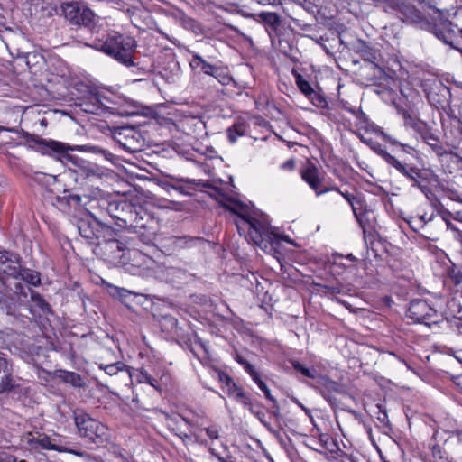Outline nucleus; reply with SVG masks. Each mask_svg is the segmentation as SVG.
<instances>
[{"instance_id":"obj_1","label":"nucleus","mask_w":462,"mask_h":462,"mask_svg":"<svg viewBox=\"0 0 462 462\" xmlns=\"http://www.w3.org/2000/svg\"><path fill=\"white\" fill-rule=\"evenodd\" d=\"M104 203L107 215L116 226V230L135 235L143 245H155L159 222L150 212L127 200Z\"/></svg>"},{"instance_id":"obj_2","label":"nucleus","mask_w":462,"mask_h":462,"mask_svg":"<svg viewBox=\"0 0 462 462\" xmlns=\"http://www.w3.org/2000/svg\"><path fill=\"white\" fill-rule=\"evenodd\" d=\"M90 48L102 51L116 60L118 63L130 68L135 64L137 42L134 38L112 32L105 39H94L91 43L86 44Z\"/></svg>"},{"instance_id":"obj_3","label":"nucleus","mask_w":462,"mask_h":462,"mask_svg":"<svg viewBox=\"0 0 462 462\" xmlns=\"http://www.w3.org/2000/svg\"><path fill=\"white\" fill-rule=\"evenodd\" d=\"M104 231V235L96 243L95 254L111 263L125 264L128 261L129 252L126 244L134 237L127 236L122 230H116L113 223L110 226L105 225Z\"/></svg>"},{"instance_id":"obj_4","label":"nucleus","mask_w":462,"mask_h":462,"mask_svg":"<svg viewBox=\"0 0 462 462\" xmlns=\"http://www.w3.org/2000/svg\"><path fill=\"white\" fill-rule=\"evenodd\" d=\"M223 207L238 217L235 223L239 235L249 244L259 246L260 220L256 217L257 212L254 205L229 199Z\"/></svg>"},{"instance_id":"obj_5","label":"nucleus","mask_w":462,"mask_h":462,"mask_svg":"<svg viewBox=\"0 0 462 462\" xmlns=\"http://www.w3.org/2000/svg\"><path fill=\"white\" fill-rule=\"evenodd\" d=\"M74 421L78 432L88 444L96 447H104L111 440L109 429L99 420L91 418L88 413L74 414Z\"/></svg>"},{"instance_id":"obj_6","label":"nucleus","mask_w":462,"mask_h":462,"mask_svg":"<svg viewBox=\"0 0 462 462\" xmlns=\"http://www.w3.org/2000/svg\"><path fill=\"white\" fill-rule=\"evenodd\" d=\"M0 309L23 324L30 322L31 309L28 307V292L20 283L15 286L14 295H5L0 291Z\"/></svg>"},{"instance_id":"obj_7","label":"nucleus","mask_w":462,"mask_h":462,"mask_svg":"<svg viewBox=\"0 0 462 462\" xmlns=\"http://www.w3.org/2000/svg\"><path fill=\"white\" fill-rule=\"evenodd\" d=\"M57 14L64 16L70 24L90 28L94 24L95 14L83 2L66 1L60 5Z\"/></svg>"},{"instance_id":"obj_8","label":"nucleus","mask_w":462,"mask_h":462,"mask_svg":"<svg viewBox=\"0 0 462 462\" xmlns=\"http://www.w3.org/2000/svg\"><path fill=\"white\" fill-rule=\"evenodd\" d=\"M429 462H460L450 447L449 439H443L439 430H434L427 443Z\"/></svg>"},{"instance_id":"obj_9","label":"nucleus","mask_w":462,"mask_h":462,"mask_svg":"<svg viewBox=\"0 0 462 462\" xmlns=\"http://www.w3.org/2000/svg\"><path fill=\"white\" fill-rule=\"evenodd\" d=\"M111 224L110 221L97 218L94 214L90 213L78 220L77 228L79 234L85 238L88 243L96 245L105 233V225L110 226Z\"/></svg>"},{"instance_id":"obj_10","label":"nucleus","mask_w":462,"mask_h":462,"mask_svg":"<svg viewBox=\"0 0 462 462\" xmlns=\"http://www.w3.org/2000/svg\"><path fill=\"white\" fill-rule=\"evenodd\" d=\"M115 141L130 153L141 152L145 145L142 134L133 126L119 127L114 132Z\"/></svg>"},{"instance_id":"obj_11","label":"nucleus","mask_w":462,"mask_h":462,"mask_svg":"<svg viewBox=\"0 0 462 462\" xmlns=\"http://www.w3.org/2000/svg\"><path fill=\"white\" fill-rule=\"evenodd\" d=\"M411 182L412 188H417L425 195L428 200L435 201L438 197L430 188V173L425 169H420L414 164H409L408 167L401 174Z\"/></svg>"},{"instance_id":"obj_12","label":"nucleus","mask_w":462,"mask_h":462,"mask_svg":"<svg viewBox=\"0 0 462 462\" xmlns=\"http://www.w3.org/2000/svg\"><path fill=\"white\" fill-rule=\"evenodd\" d=\"M206 243L207 240L200 236H171L162 241L161 250L166 254H173L181 250L200 248L204 246Z\"/></svg>"},{"instance_id":"obj_13","label":"nucleus","mask_w":462,"mask_h":462,"mask_svg":"<svg viewBox=\"0 0 462 462\" xmlns=\"http://www.w3.org/2000/svg\"><path fill=\"white\" fill-rule=\"evenodd\" d=\"M45 146L48 149V151L57 154L58 159L60 160L61 162H63L64 160L69 161L71 159V155L68 153L69 151L92 152L95 154H100L106 159H109V157L112 156L111 152L96 145L85 144L70 146L60 142L51 140L45 143Z\"/></svg>"},{"instance_id":"obj_14","label":"nucleus","mask_w":462,"mask_h":462,"mask_svg":"<svg viewBox=\"0 0 462 462\" xmlns=\"http://www.w3.org/2000/svg\"><path fill=\"white\" fill-rule=\"evenodd\" d=\"M438 316L437 310L430 307L427 300L422 299H414L410 301L406 310V317L414 323H421L427 326L438 324L439 320L433 319Z\"/></svg>"},{"instance_id":"obj_15","label":"nucleus","mask_w":462,"mask_h":462,"mask_svg":"<svg viewBox=\"0 0 462 462\" xmlns=\"http://www.w3.org/2000/svg\"><path fill=\"white\" fill-rule=\"evenodd\" d=\"M353 50L356 53L359 54L365 61L370 62L373 68L378 70L379 80H383L385 84H389L393 81V78L387 75L380 65L381 52L379 50L372 47L363 40H357L353 45Z\"/></svg>"},{"instance_id":"obj_16","label":"nucleus","mask_w":462,"mask_h":462,"mask_svg":"<svg viewBox=\"0 0 462 462\" xmlns=\"http://www.w3.org/2000/svg\"><path fill=\"white\" fill-rule=\"evenodd\" d=\"M302 180L315 191L317 196H320L331 190H338L336 186L328 187L324 184V179L321 176L319 169L314 163H309L300 171Z\"/></svg>"},{"instance_id":"obj_17","label":"nucleus","mask_w":462,"mask_h":462,"mask_svg":"<svg viewBox=\"0 0 462 462\" xmlns=\"http://www.w3.org/2000/svg\"><path fill=\"white\" fill-rule=\"evenodd\" d=\"M312 387L319 393V394L334 407L337 403V400L334 397V393H343L344 387L339 383L331 380L327 375L318 374L315 379V384Z\"/></svg>"},{"instance_id":"obj_18","label":"nucleus","mask_w":462,"mask_h":462,"mask_svg":"<svg viewBox=\"0 0 462 462\" xmlns=\"http://www.w3.org/2000/svg\"><path fill=\"white\" fill-rule=\"evenodd\" d=\"M456 27L457 25L449 20H444L439 23L430 24L429 31L444 44L456 49L455 42L457 39Z\"/></svg>"},{"instance_id":"obj_19","label":"nucleus","mask_w":462,"mask_h":462,"mask_svg":"<svg viewBox=\"0 0 462 462\" xmlns=\"http://www.w3.org/2000/svg\"><path fill=\"white\" fill-rule=\"evenodd\" d=\"M218 379L227 388L229 394H233L237 401L241 402L244 405L248 406L251 412L260 420V409H258V407L254 408L253 406L251 397L244 391H242V389L236 384V383L228 374L223 372H219Z\"/></svg>"},{"instance_id":"obj_20","label":"nucleus","mask_w":462,"mask_h":462,"mask_svg":"<svg viewBox=\"0 0 462 462\" xmlns=\"http://www.w3.org/2000/svg\"><path fill=\"white\" fill-rule=\"evenodd\" d=\"M28 292V307L31 309L30 321L36 317L52 315L51 305L43 299V297L32 291L29 286L24 287Z\"/></svg>"},{"instance_id":"obj_21","label":"nucleus","mask_w":462,"mask_h":462,"mask_svg":"<svg viewBox=\"0 0 462 462\" xmlns=\"http://www.w3.org/2000/svg\"><path fill=\"white\" fill-rule=\"evenodd\" d=\"M363 142L366 143L371 148V150H373L382 159H383L387 164L394 168L400 174H402L410 164L389 153L386 149L377 141L373 139H363Z\"/></svg>"},{"instance_id":"obj_22","label":"nucleus","mask_w":462,"mask_h":462,"mask_svg":"<svg viewBox=\"0 0 462 462\" xmlns=\"http://www.w3.org/2000/svg\"><path fill=\"white\" fill-rule=\"evenodd\" d=\"M262 244L264 242V237L269 240L270 246L272 248L278 246L281 240H284L288 243H291V240L286 236H281L279 234V230L275 226H272L271 220L269 217L262 211ZM262 249L266 250L267 245H264V248L262 246Z\"/></svg>"},{"instance_id":"obj_23","label":"nucleus","mask_w":462,"mask_h":462,"mask_svg":"<svg viewBox=\"0 0 462 462\" xmlns=\"http://www.w3.org/2000/svg\"><path fill=\"white\" fill-rule=\"evenodd\" d=\"M22 263L23 259L18 254L8 250H0V273L13 277L18 273Z\"/></svg>"},{"instance_id":"obj_24","label":"nucleus","mask_w":462,"mask_h":462,"mask_svg":"<svg viewBox=\"0 0 462 462\" xmlns=\"http://www.w3.org/2000/svg\"><path fill=\"white\" fill-rule=\"evenodd\" d=\"M13 361L6 353L0 351V393L13 388Z\"/></svg>"},{"instance_id":"obj_25","label":"nucleus","mask_w":462,"mask_h":462,"mask_svg":"<svg viewBox=\"0 0 462 462\" xmlns=\"http://www.w3.org/2000/svg\"><path fill=\"white\" fill-rule=\"evenodd\" d=\"M105 100L107 98L101 93L89 91L88 96L82 99L79 106L85 113L99 115L107 108Z\"/></svg>"},{"instance_id":"obj_26","label":"nucleus","mask_w":462,"mask_h":462,"mask_svg":"<svg viewBox=\"0 0 462 462\" xmlns=\"http://www.w3.org/2000/svg\"><path fill=\"white\" fill-rule=\"evenodd\" d=\"M306 447L319 453H324L325 451L334 453L338 449V446L328 433H319L317 439L315 438L308 439Z\"/></svg>"},{"instance_id":"obj_27","label":"nucleus","mask_w":462,"mask_h":462,"mask_svg":"<svg viewBox=\"0 0 462 462\" xmlns=\"http://www.w3.org/2000/svg\"><path fill=\"white\" fill-rule=\"evenodd\" d=\"M262 25L264 26L272 42L279 35L282 17L276 12L262 11Z\"/></svg>"},{"instance_id":"obj_28","label":"nucleus","mask_w":462,"mask_h":462,"mask_svg":"<svg viewBox=\"0 0 462 462\" xmlns=\"http://www.w3.org/2000/svg\"><path fill=\"white\" fill-rule=\"evenodd\" d=\"M372 214V210L367 209L361 213L358 212V215L355 216V218L363 230L364 240L365 243H367L368 239L372 240L374 238V226L373 219L371 218Z\"/></svg>"},{"instance_id":"obj_29","label":"nucleus","mask_w":462,"mask_h":462,"mask_svg":"<svg viewBox=\"0 0 462 462\" xmlns=\"http://www.w3.org/2000/svg\"><path fill=\"white\" fill-rule=\"evenodd\" d=\"M189 65L193 69L199 68L203 73L212 76L216 79H217L220 75V68L208 63L198 53L193 54Z\"/></svg>"},{"instance_id":"obj_30","label":"nucleus","mask_w":462,"mask_h":462,"mask_svg":"<svg viewBox=\"0 0 462 462\" xmlns=\"http://www.w3.org/2000/svg\"><path fill=\"white\" fill-rule=\"evenodd\" d=\"M162 275L167 282L180 284L188 278L189 273L184 269L169 266L162 270Z\"/></svg>"},{"instance_id":"obj_31","label":"nucleus","mask_w":462,"mask_h":462,"mask_svg":"<svg viewBox=\"0 0 462 462\" xmlns=\"http://www.w3.org/2000/svg\"><path fill=\"white\" fill-rule=\"evenodd\" d=\"M449 434L450 447L456 454L457 457L462 462V428H448L444 430Z\"/></svg>"},{"instance_id":"obj_32","label":"nucleus","mask_w":462,"mask_h":462,"mask_svg":"<svg viewBox=\"0 0 462 462\" xmlns=\"http://www.w3.org/2000/svg\"><path fill=\"white\" fill-rule=\"evenodd\" d=\"M15 279L24 281L29 285L38 286L41 284V274L39 272L27 268L21 263L18 273L13 276Z\"/></svg>"},{"instance_id":"obj_33","label":"nucleus","mask_w":462,"mask_h":462,"mask_svg":"<svg viewBox=\"0 0 462 462\" xmlns=\"http://www.w3.org/2000/svg\"><path fill=\"white\" fill-rule=\"evenodd\" d=\"M442 319L446 321L453 319L462 320V305L456 299L448 300L445 310L441 314Z\"/></svg>"},{"instance_id":"obj_34","label":"nucleus","mask_w":462,"mask_h":462,"mask_svg":"<svg viewBox=\"0 0 462 462\" xmlns=\"http://www.w3.org/2000/svg\"><path fill=\"white\" fill-rule=\"evenodd\" d=\"M446 275L457 290L462 288V264L449 260V265L446 268Z\"/></svg>"},{"instance_id":"obj_35","label":"nucleus","mask_w":462,"mask_h":462,"mask_svg":"<svg viewBox=\"0 0 462 462\" xmlns=\"http://www.w3.org/2000/svg\"><path fill=\"white\" fill-rule=\"evenodd\" d=\"M422 141L430 147L438 157H442L448 153L433 130Z\"/></svg>"},{"instance_id":"obj_36","label":"nucleus","mask_w":462,"mask_h":462,"mask_svg":"<svg viewBox=\"0 0 462 462\" xmlns=\"http://www.w3.org/2000/svg\"><path fill=\"white\" fill-rule=\"evenodd\" d=\"M375 134L382 136V138L391 143L392 145H396L401 148V150L410 155H413L414 152H417L416 149L408 143H402L396 140L395 138L392 137L388 134H386L381 127H378L374 130Z\"/></svg>"},{"instance_id":"obj_37","label":"nucleus","mask_w":462,"mask_h":462,"mask_svg":"<svg viewBox=\"0 0 462 462\" xmlns=\"http://www.w3.org/2000/svg\"><path fill=\"white\" fill-rule=\"evenodd\" d=\"M292 368L303 377L315 380L318 377V371L314 366L307 367L299 360L291 359L289 361Z\"/></svg>"},{"instance_id":"obj_38","label":"nucleus","mask_w":462,"mask_h":462,"mask_svg":"<svg viewBox=\"0 0 462 462\" xmlns=\"http://www.w3.org/2000/svg\"><path fill=\"white\" fill-rule=\"evenodd\" d=\"M399 11L407 21L418 22L420 19V12L411 4L402 3L399 5Z\"/></svg>"},{"instance_id":"obj_39","label":"nucleus","mask_w":462,"mask_h":462,"mask_svg":"<svg viewBox=\"0 0 462 462\" xmlns=\"http://www.w3.org/2000/svg\"><path fill=\"white\" fill-rule=\"evenodd\" d=\"M262 393L264 394L266 400L271 402V405L268 407L269 412L273 417L278 418L280 415V407L277 399L263 382H262Z\"/></svg>"},{"instance_id":"obj_40","label":"nucleus","mask_w":462,"mask_h":462,"mask_svg":"<svg viewBox=\"0 0 462 462\" xmlns=\"http://www.w3.org/2000/svg\"><path fill=\"white\" fill-rule=\"evenodd\" d=\"M60 377L62 379L64 383H69L73 387L82 388L86 386L84 379L81 377L80 374L75 372L60 371Z\"/></svg>"},{"instance_id":"obj_41","label":"nucleus","mask_w":462,"mask_h":462,"mask_svg":"<svg viewBox=\"0 0 462 462\" xmlns=\"http://www.w3.org/2000/svg\"><path fill=\"white\" fill-rule=\"evenodd\" d=\"M159 323L162 330L164 332L174 333L177 331L178 320L170 314L162 315Z\"/></svg>"},{"instance_id":"obj_42","label":"nucleus","mask_w":462,"mask_h":462,"mask_svg":"<svg viewBox=\"0 0 462 462\" xmlns=\"http://www.w3.org/2000/svg\"><path fill=\"white\" fill-rule=\"evenodd\" d=\"M292 75L295 79V83L299 90L304 95H308L309 92L313 88L309 82L300 73H299L296 69H292Z\"/></svg>"},{"instance_id":"obj_43","label":"nucleus","mask_w":462,"mask_h":462,"mask_svg":"<svg viewBox=\"0 0 462 462\" xmlns=\"http://www.w3.org/2000/svg\"><path fill=\"white\" fill-rule=\"evenodd\" d=\"M315 106L319 108L328 107V101L323 94L314 88L305 96Z\"/></svg>"},{"instance_id":"obj_44","label":"nucleus","mask_w":462,"mask_h":462,"mask_svg":"<svg viewBox=\"0 0 462 462\" xmlns=\"http://www.w3.org/2000/svg\"><path fill=\"white\" fill-rule=\"evenodd\" d=\"M236 361L244 366L245 371L253 377L254 381L260 387V374L254 370L252 364L243 356L236 355Z\"/></svg>"},{"instance_id":"obj_45","label":"nucleus","mask_w":462,"mask_h":462,"mask_svg":"<svg viewBox=\"0 0 462 462\" xmlns=\"http://www.w3.org/2000/svg\"><path fill=\"white\" fill-rule=\"evenodd\" d=\"M349 205L352 208L354 216L358 215V212L361 213L368 209L364 199V195L361 193L356 194L353 199V202H351Z\"/></svg>"},{"instance_id":"obj_46","label":"nucleus","mask_w":462,"mask_h":462,"mask_svg":"<svg viewBox=\"0 0 462 462\" xmlns=\"http://www.w3.org/2000/svg\"><path fill=\"white\" fill-rule=\"evenodd\" d=\"M43 60H44L43 56L40 55L36 52H28L25 56L26 65L28 66L31 72H33V73L36 72V70H34V69H36L38 64H40L41 62H43Z\"/></svg>"},{"instance_id":"obj_47","label":"nucleus","mask_w":462,"mask_h":462,"mask_svg":"<svg viewBox=\"0 0 462 462\" xmlns=\"http://www.w3.org/2000/svg\"><path fill=\"white\" fill-rule=\"evenodd\" d=\"M423 140L433 129L427 122L419 118L411 128Z\"/></svg>"},{"instance_id":"obj_48","label":"nucleus","mask_w":462,"mask_h":462,"mask_svg":"<svg viewBox=\"0 0 462 462\" xmlns=\"http://www.w3.org/2000/svg\"><path fill=\"white\" fill-rule=\"evenodd\" d=\"M245 125L243 123L235 124L232 127L227 130L228 139L231 143L236 141L237 136L245 134Z\"/></svg>"},{"instance_id":"obj_49","label":"nucleus","mask_w":462,"mask_h":462,"mask_svg":"<svg viewBox=\"0 0 462 462\" xmlns=\"http://www.w3.org/2000/svg\"><path fill=\"white\" fill-rule=\"evenodd\" d=\"M32 443H35V447H40L42 449H48V450H60L59 447L55 444H52L51 442V439L47 436H43L42 438L33 439L32 440Z\"/></svg>"},{"instance_id":"obj_50","label":"nucleus","mask_w":462,"mask_h":462,"mask_svg":"<svg viewBox=\"0 0 462 462\" xmlns=\"http://www.w3.org/2000/svg\"><path fill=\"white\" fill-rule=\"evenodd\" d=\"M99 368L104 370L105 373L108 375H115L119 371H122L124 368H125V365L123 362H116L109 365L101 364Z\"/></svg>"},{"instance_id":"obj_51","label":"nucleus","mask_w":462,"mask_h":462,"mask_svg":"<svg viewBox=\"0 0 462 462\" xmlns=\"http://www.w3.org/2000/svg\"><path fill=\"white\" fill-rule=\"evenodd\" d=\"M57 201L60 203H65L67 206H79L81 203V197L76 194H69L63 197H57Z\"/></svg>"},{"instance_id":"obj_52","label":"nucleus","mask_w":462,"mask_h":462,"mask_svg":"<svg viewBox=\"0 0 462 462\" xmlns=\"http://www.w3.org/2000/svg\"><path fill=\"white\" fill-rule=\"evenodd\" d=\"M139 383H146L155 388L156 390H160L159 383L156 379H154L152 375H150L145 370L142 369L138 375Z\"/></svg>"},{"instance_id":"obj_53","label":"nucleus","mask_w":462,"mask_h":462,"mask_svg":"<svg viewBox=\"0 0 462 462\" xmlns=\"http://www.w3.org/2000/svg\"><path fill=\"white\" fill-rule=\"evenodd\" d=\"M404 220L408 223L410 227L418 232L420 229L424 228V225L421 223V220H419L416 217H410L409 218H404Z\"/></svg>"},{"instance_id":"obj_54","label":"nucleus","mask_w":462,"mask_h":462,"mask_svg":"<svg viewBox=\"0 0 462 462\" xmlns=\"http://www.w3.org/2000/svg\"><path fill=\"white\" fill-rule=\"evenodd\" d=\"M402 119L404 126L406 128L411 129L414 124L419 119V116L414 115L411 111H410L407 115H405V116Z\"/></svg>"},{"instance_id":"obj_55","label":"nucleus","mask_w":462,"mask_h":462,"mask_svg":"<svg viewBox=\"0 0 462 462\" xmlns=\"http://www.w3.org/2000/svg\"><path fill=\"white\" fill-rule=\"evenodd\" d=\"M324 289L326 293L331 295L343 293V287L341 285H325Z\"/></svg>"},{"instance_id":"obj_56","label":"nucleus","mask_w":462,"mask_h":462,"mask_svg":"<svg viewBox=\"0 0 462 462\" xmlns=\"http://www.w3.org/2000/svg\"><path fill=\"white\" fill-rule=\"evenodd\" d=\"M110 293L113 295H117L120 299L126 298L131 292L125 289H121L116 286H111Z\"/></svg>"},{"instance_id":"obj_57","label":"nucleus","mask_w":462,"mask_h":462,"mask_svg":"<svg viewBox=\"0 0 462 462\" xmlns=\"http://www.w3.org/2000/svg\"><path fill=\"white\" fill-rule=\"evenodd\" d=\"M443 191L449 199L462 203V199H460V196L457 190L447 188L443 189Z\"/></svg>"},{"instance_id":"obj_58","label":"nucleus","mask_w":462,"mask_h":462,"mask_svg":"<svg viewBox=\"0 0 462 462\" xmlns=\"http://www.w3.org/2000/svg\"><path fill=\"white\" fill-rule=\"evenodd\" d=\"M205 431H206L208 437L209 439H211L212 440L217 439L219 437V435H218L219 430H218L217 426L213 425V426L205 428Z\"/></svg>"},{"instance_id":"obj_59","label":"nucleus","mask_w":462,"mask_h":462,"mask_svg":"<svg viewBox=\"0 0 462 462\" xmlns=\"http://www.w3.org/2000/svg\"><path fill=\"white\" fill-rule=\"evenodd\" d=\"M379 408V413L377 416V420L383 425L388 426L390 424L388 420V415L385 411L382 410L381 405H378Z\"/></svg>"},{"instance_id":"obj_60","label":"nucleus","mask_w":462,"mask_h":462,"mask_svg":"<svg viewBox=\"0 0 462 462\" xmlns=\"http://www.w3.org/2000/svg\"><path fill=\"white\" fill-rule=\"evenodd\" d=\"M130 67L134 68L136 70H133L139 77H144L149 74V70H147L144 67L139 65L138 62L135 61L134 65H131Z\"/></svg>"},{"instance_id":"obj_61","label":"nucleus","mask_w":462,"mask_h":462,"mask_svg":"<svg viewBox=\"0 0 462 462\" xmlns=\"http://www.w3.org/2000/svg\"><path fill=\"white\" fill-rule=\"evenodd\" d=\"M439 216H440V217L443 220V222L454 219L453 212L449 211L447 208L442 209Z\"/></svg>"},{"instance_id":"obj_62","label":"nucleus","mask_w":462,"mask_h":462,"mask_svg":"<svg viewBox=\"0 0 462 462\" xmlns=\"http://www.w3.org/2000/svg\"><path fill=\"white\" fill-rule=\"evenodd\" d=\"M449 324L451 328H456L457 331H462V320L457 319H453L451 320L447 321Z\"/></svg>"},{"instance_id":"obj_63","label":"nucleus","mask_w":462,"mask_h":462,"mask_svg":"<svg viewBox=\"0 0 462 462\" xmlns=\"http://www.w3.org/2000/svg\"><path fill=\"white\" fill-rule=\"evenodd\" d=\"M393 105L395 107L397 114L401 116L402 118L405 116V115H407L410 112L409 109L404 108L396 102H393Z\"/></svg>"},{"instance_id":"obj_64","label":"nucleus","mask_w":462,"mask_h":462,"mask_svg":"<svg viewBox=\"0 0 462 462\" xmlns=\"http://www.w3.org/2000/svg\"><path fill=\"white\" fill-rule=\"evenodd\" d=\"M337 192H338L347 202L348 204H350L351 202H353V199L356 196V194H352V193H349L348 191H341L339 189L338 190H336Z\"/></svg>"}]
</instances>
